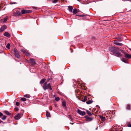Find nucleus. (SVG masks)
I'll return each instance as SVG.
<instances>
[{
	"label": "nucleus",
	"mask_w": 131,
	"mask_h": 131,
	"mask_svg": "<svg viewBox=\"0 0 131 131\" xmlns=\"http://www.w3.org/2000/svg\"><path fill=\"white\" fill-rule=\"evenodd\" d=\"M43 89L45 90L47 89H49L50 90H52V88H51V85L50 83L47 84V82H45L42 86Z\"/></svg>",
	"instance_id": "obj_1"
},
{
	"label": "nucleus",
	"mask_w": 131,
	"mask_h": 131,
	"mask_svg": "<svg viewBox=\"0 0 131 131\" xmlns=\"http://www.w3.org/2000/svg\"><path fill=\"white\" fill-rule=\"evenodd\" d=\"M14 52L15 56L18 58H19L20 57V56L17 50L16 49H14Z\"/></svg>",
	"instance_id": "obj_2"
},
{
	"label": "nucleus",
	"mask_w": 131,
	"mask_h": 131,
	"mask_svg": "<svg viewBox=\"0 0 131 131\" xmlns=\"http://www.w3.org/2000/svg\"><path fill=\"white\" fill-rule=\"evenodd\" d=\"M121 128H118V126H116L113 127L111 131H121Z\"/></svg>",
	"instance_id": "obj_3"
},
{
	"label": "nucleus",
	"mask_w": 131,
	"mask_h": 131,
	"mask_svg": "<svg viewBox=\"0 0 131 131\" xmlns=\"http://www.w3.org/2000/svg\"><path fill=\"white\" fill-rule=\"evenodd\" d=\"M115 112L114 111H112V112H107V115H109L111 116V118L114 117L115 115Z\"/></svg>",
	"instance_id": "obj_4"
},
{
	"label": "nucleus",
	"mask_w": 131,
	"mask_h": 131,
	"mask_svg": "<svg viewBox=\"0 0 131 131\" xmlns=\"http://www.w3.org/2000/svg\"><path fill=\"white\" fill-rule=\"evenodd\" d=\"M115 112L114 111H112V112H107V115H109L111 116V118L114 117L115 115Z\"/></svg>",
	"instance_id": "obj_5"
},
{
	"label": "nucleus",
	"mask_w": 131,
	"mask_h": 131,
	"mask_svg": "<svg viewBox=\"0 0 131 131\" xmlns=\"http://www.w3.org/2000/svg\"><path fill=\"white\" fill-rule=\"evenodd\" d=\"M117 49V48L116 47H110L109 48V50L111 52H112L114 54V53L115 52V50Z\"/></svg>",
	"instance_id": "obj_6"
},
{
	"label": "nucleus",
	"mask_w": 131,
	"mask_h": 131,
	"mask_svg": "<svg viewBox=\"0 0 131 131\" xmlns=\"http://www.w3.org/2000/svg\"><path fill=\"white\" fill-rule=\"evenodd\" d=\"M29 63H31V65L32 66L35 65L36 63L35 60L33 58H30V59Z\"/></svg>",
	"instance_id": "obj_7"
},
{
	"label": "nucleus",
	"mask_w": 131,
	"mask_h": 131,
	"mask_svg": "<svg viewBox=\"0 0 131 131\" xmlns=\"http://www.w3.org/2000/svg\"><path fill=\"white\" fill-rule=\"evenodd\" d=\"M84 117L86 118V120L88 121H91L94 119L93 117H90L88 116H85Z\"/></svg>",
	"instance_id": "obj_8"
},
{
	"label": "nucleus",
	"mask_w": 131,
	"mask_h": 131,
	"mask_svg": "<svg viewBox=\"0 0 131 131\" xmlns=\"http://www.w3.org/2000/svg\"><path fill=\"white\" fill-rule=\"evenodd\" d=\"M77 112L79 114L81 115L82 116L84 115L85 114V112L82 111L79 109L77 110Z\"/></svg>",
	"instance_id": "obj_9"
},
{
	"label": "nucleus",
	"mask_w": 131,
	"mask_h": 131,
	"mask_svg": "<svg viewBox=\"0 0 131 131\" xmlns=\"http://www.w3.org/2000/svg\"><path fill=\"white\" fill-rule=\"evenodd\" d=\"M21 114L18 113L14 117L15 119L16 120L19 119L21 117Z\"/></svg>",
	"instance_id": "obj_10"
},
{
	"label": "nucleus",
	"mask_w": 131,
	"mask_h": 131,
	"mask_svg": "<svg viewBox=\"0 0 131 131\" xmlns=\"http://www.w3.org/2000/svg\"><path fill=\"white\" fill-rule=\"evenodd\" d=\"M21 51L23 52L24 54L28 57L30 56V54L27 51L25 50L22 49L21 50Z\"/></svg>",
	"instance_id": "obj_11"
},
{
	"label": "nucleus",
	"mask_w": 131,
	"mask_h": 131,
	"mask_svg": "<svg viewBox=\"0 0 131 131\" xmlns=\"http://www.w3.org/2000/svg\"><path fill=\"white\" fill-rule=\"evenodd\" d=\"M113 55L118 57H120L122 56L121 54L120 53L118 52H115L114 53Z\"/></svg>",
	"instance_id": "obj_12"
},
{
	"label": "nucleus",
	"mask_w": 131,
	"mask_h": 131,
	"mask_svg": "<svg viewBox=\"0 0 131 131\" xmlns=\"http://www.w3.org/2000/svg\"><path fill=\"white\" fill-rule=\"evenodd\" d=\"M7 27L5 25H4L2 26L0 29V32H2L5 29H6Z\"/></svg>",
	"instance_id": "obj_13"
},
{
	"label": "nucleus",
	"mask_w": 131,
	"mask_h": 131,
	"mask_svg": "<svg viewBox=\"0 0 131 131\" xmlns=\"http://www.w3.org/2000/svg\"><path fill=\"white\" fill-rule=\"evenodd\" d=\"M125 57L126 58L128 59L131 58V55L126 53H124Z\"/></svg>",
	"instance_id": "obj_14"
},
{
	"label": "nucleus",
	"mask_w": 131,
	"mask_h": 131,
	"mask_svg": "<svg viewBox=\"0 0 131 131\" xmlns=\"http://www.w3.org/2000/svg\"><path fill=\"white\" fill-rule=\"evenodd\" d=\"M30 10H21V12L22 14H25L28 13L30 12Z\"/></svg>",
	"instance_id": "obj_15"
},
{
	"label": "nucleus",
	"mask_w": 131,
	"mask_h": 131,
	"mask_svg": "<svg viewBox=\"0 0 131 131\" xmlns=\"http://www.w3.org/2000/svg\"><path fill=\"white\" fill-rule=\"evenodd\" d=\"M114 43L115 45L119 46H122L123 44L122 43L119 42L118 41L115 40L114 41Z\"/></svg>",
	"instance_id": "obj_16"
},
{
	"label": "nucleus",
	"mask_w": 131,
	"mask_h": 131,
	"mask_svg": "<svg viewBox=\"0 0 131 131\" xmlns=\"http://www.w3.org/2000/svg\"><path fill=\"white\" fill-rule=\"evenodd\" d=\"M4 35L8 38H9L10 37V35L7 32H5L3 34Z\"/></svg>",
	"instance_id": "obj_17"
},
{
	"label": "nucleus",
	"mask_w": 131,
	"mask_h": 131,
	"mask_svg": "<svg viewBox=\"0 0 131 131\" xmlns=\"http://www.w3.org/2000/svg\"><path fill=\"white\" fill-rule=\"evenodd\" d=\"M107 112L106 114V117H107V119L109 121H111L109 120V119H111V117L109 115H107Z\"/></svg>",
	"instance_id": "obj_18"
},
{
	"label": "nucleus",
	"mask_w": 131,
	"mask_h": 131,
	"mask_svg": "<svg viewBox=\"0 0 131 131\" xmlns=\"http://www.w3.org/2000/svg\"><path fill=\"white\" fill-rule=\"evenodd\" d=\"M68 10L70 12H72L73 8L72 6H69L68 7Z\"/></svg>",
	"instance_id": "obj_19"
},
{
	"label": "nucleus",
	"mask_w": 131,
	"mask_h": 131,
	"mask_svg": "<svg viewBox=\"0 0 131 131\" xmlns=\"http://www.w3.org/2000/svg\"><path fill=\"white\" fill-rule=\"evenodd\" d=\"M15 14L16 16H19L21 14V13L19 11H17Z\"/></svg>",
	"instance_id": "obj_20"
},
{
	"label": "nucleus",
	"mask_w": 131,
	"mask_h": 131,
	"mask_svg": "<svg viewBox=\"0 0 131 131\" xmlns=\"http://www.w3.org/2000/svg\"><path fill=\"white\" fill-rule=\"evenodd\" d=\"M100 118L102 121H104L105 120V118L103 116H101L100 117Z\"/></svg>",
	"instance_id": "obj_21"
},
{
	"label": "nucleus",
	"mask_w": 131,
	"mask_h": 131,
	"mask_svg": "<svg viewBox=\"0 0 131 131\" xmlns=\"http://www.w3.org/2000/svg\"><path fill=\"white\" fill-rule=\"evenodd\" d=\"M8 19V17H6L4 19H2V22H5Z\"/></svg>",
	"instance_id": "obj_22"
},
{
	"label": "nucleus",
	"mask_w": 131,
	"mask_h": 131,
	"mask_svg": "<svg viewBox=\"0 0 131 131\" xmlns=\"http://www.w3.org/2000/svg\"><path fill=\"white\" fill-rule=\"evenodd\" d=\"M87 100V97L86 96H85L84 97V98L83 99L81 100L82 101H83V102H85Z\"/></svg>",
	"instance_id": "obj_23"
},
{
	"label": "nucleus",
	"mask_w": 131,
	"mask_h": 131,
	"mask_svg": "<svg viewBox=\"0 0 131 131\" xmlns=\"http://www.w3.org/2000/svg\"><path fill=\"white\" fill-rule=\"evenodd\" d=\"M45 79H42L40 82V83L41 84H43L45 82Z\"/></svg>",
	"instance_id": "obj_24"
},
{
	"label": "nucleus",
	"mask_w": 131,
	"mask_h": 131,
	"mask_svg": "<svg viewBox=\"0 0 131 131\" xmlns=\"http://www.w3.org/2000/svg\"><path fill=\"white\" fill-rule=\"evenodd\" d=\"M86 111L87 114L89 116H91L92 115V114H92L91 112L90 111H89L88 110H86Z\"/></svg>",
	"instance_id": "obj_25"
},
{
	"label": "nucleus",
	"mask_w": 131,
	"mask_h": 131,
	"mask_svg": "<svg viewBox=\"0 0 131 131\" xmlns=\"http://www.w3.org/2000/svg\"><path fill=\"white\" fill-rule=\"evenodd\" d=\"M74 14H76L78 13V10H77L76 9H74L73 11H72V12Z\"/></svg>",
	"instance_id": "obj_26"
},
{
	"label": "nucleus",
	"mask_w": 131,
	"mask_h": 131,
	"mask_svg": "<svg viewBox=\"0 0 131 131\" xmlns=\"http://www.w3.org/2000/svg\"><path fill=\"white\" fill-rule=\"evenodd\" d=\"M62 106L63 107H65L66 105V102L65 101H63L62 102Z\"/></svg>",
	"instance_id": "obj_27"
},
{
	"label": "nucleus",
	"mask_w": 131,
	"mask_h": 131,
	"mask_svg": "<svg viewBox=\"0 0 131 131\" xmlns=\"http://www.w3.org/2000/svg\"><path fill=\"white\" fill-rule=\"evenodd\" d=\"M131 106L130 104H128L126 106V108L127 110H130V109Z\"/></svg>",
	"instance_id": "obj_28"
},
{
	"label": "nucleus",
	"mask_w": 131,
	"mask_h": 131,
	"mask_svg": "<svg viewBox=\"0 0 131 131\" xmlns=\"http://www.w3.org/2000/svg\"><path fill=\"white\" fill-rule=\"evenodd\" d=\"M4 112L6 114L8 115H11V113L7 111H5Z\"/></svg>",
	"instance_id": "obj_29"
},
{
	"label": "nucleus",
	"mask_w": 131,
	"mask_h": 131,
	"mask_svg": "<svg viewBox=\"0 0 131 131\" xmlns=\"http://www.w3.org/2000/svg\"><path fill=\"white\" fill-rule=\"evenodd\" d=\"M46 116L47 117H49L50 116V113L48 112H46Z\"/></svg>",
	"instance_id": "obj_30"
},
{
	"label": "nucleus",
	"mask_w": 131,
	"mask_h": 131,
	"mask_svg": "<svg viewBox=\"0 0 131 131\" xmlns=\"http://www.w3.org/2000/svg\"><path fill=\"white\" fill-rule=\"evenodd\" d=\"M24 96V97H27V98H28L30 97V95L29 94H28L25 95Z\"/></svg>",
	"instance_id": "obj_31"
},
{
	"label": "nucleus",
	"mask_w": 131,
	"mask_h": 131,
	"mask_svg": "<svg viewBox=\"0 0 131 131\" xmlns=\"http://www.w3.org/2000/svg\"><path fill=\"white\" fill-rule=\"evenodd\" d=\"M92 102L93 101L91 100H89L88 101L86 102L87 104H88L92 103Z\"/></svg>",
	"instance_id": "obj_32"
},
{
	"label": "nucleus",
	"mask_w": 131,
	"mask_h": 131,
	"mask_svg": "<svg viewBox=\"0 0 131 131\" xmlns=\"http://www.w3.org/2000/svg\"><path fill=\"white\" fill-rule=\"evenodd\" d=\"M10 44L9 43H8L6 46V47L8 49H10Z\"/></svg>",
	"instance_id": "obj_33"
},
{
	"label": "nucleus",
	"mask_w": 131,
	"mask_h": 131,
	"mask_svg": "<svg viewBox=\"0 0 131 131\" xmlns=\"http://www.w3.org/2000/svg\"><path fill=\"white\" fill-rule=\"evenodd\" d=\"M121 60L123 62L125 63H127L126 61V60L124 58H122V59Z\"/></svg>",
	"instance_id": "obj_34"
},
{
	"label": "nucleus",
	"mask_w": 131,
	"mask_h": 131,
	"mask_svg": "<svg viewBox=\"0 0 131 131\" xmlns=\"http://www.w3.org/2000/svg\"><path fill=\"white\" fill-rule=\"evenodd\" d=\"M60 100V98L58 96L56 97H55V100L57 101H59Z\"/></svg>",
	"instance_id": "obj_35"
},
{
	"label": "nucleus",
	"mask_w": 131,
	"mask_h": 131,
	"mask_svg": "<svg viewBox=\"0 0 131 131\" xmlns=\"http://www.w3.org/2000/svg\"><path fill=\"white\" fill-rule=\"evenodd\" d=\"M20 100L22 101H23L24 102L26 101V99L25 98H22Z\"/></svg>",
	"instance_id": "obj_36"
},
{
	"label": "nucleus",
	"mask_w": 131,
	"mask_h": 131,
	"mask_svg": "<svg viewBox=\"0 0 131 131\" xmlns=\"http://www.w3.org/2000/svg\"><path fill=\"white\" fill-rule=\"evenodd\" d=\"M6 118V116L5 115H4L2 117V119L3 120H5Z\"/></svg>",
	"instance_id": "obj_37"
},
{
	"label": "nucleus",
	"mask_w": 131,
	"mask_h": 131,
	"mask_svg": "<svg viewBox=\"0 0 131 131\" xmlns=\"http://www.w3.org/2000/svg\"><path fill=\"white\" fill-rule=\"evenodd\" d=\"M16 104L17 106H18L20 105V103L18 102H17L16 103Z\"/></svg>",
	"instance_id": "obj_38"
},
{
	"label": "nucleus",
	"mask_w": 131,
	"mask_h": 131,
	"mask_svg": "<svg viewBox=\"0 0 131 131\" xmlns=\"http://www.w3.org/2000/svg\"><path fill=\"white\" fill-rule=\"evenodd\" d=\"M127 125L128 127H131V124L130 123H128Z\"/></svg>",
	"instance_id": "obj_39"
},
{
	"label": "nucleus",
	"mask_w": 131,
	"mask_h": 131,
	"mask_svg": "<svg viewBox=\"0 0 131 131\" xmlns=\"http://www.w3.org/2000/svg\"><path fill=\"white\" fill-rule=\"evenodd\" d=\"M58 1V0H54L53 2V3H57Z\"/></svg>",
	"instance_id": "obj_40"
},
{
	"label": "nucleus",
	"mask_w": 131,
	"mask_h": 131,
	"mask_svg": "<svg viewBox=\"0 0 131 131\" xmlns=\"http://www.w3.org/2000/svg\"><path fill=\"white\" fill-rule=\"evenodd\" d=\"M15 109L16 111H18L19 110V109L17 107H16L15 108Z\"/></svg>",
	"instance_id": "obj_41"
},
{
	"label": "nucleus",
	"mask_w": 131,
	"mask_h": 131,
	"mask_svg": "<svg viewBox=\"0 0 131 131\" xmlns=\"http://www.w3.org/2000/svg\"><path fill=\"white\" fill-rule=\"evenodd\" d=\"M17 4V3L15 2H11L10 4Z\"/></svg>",
	"instance_id": "obj_42"
},
{
	"label": "nucleus",
	"mask_w": 131,
	"mask_h": 131,
	"mask_svg": "<svg viewBox=\"0 0 131 131\" xmlns=\"http://www.w3.org/2000/svg\"><path fill=\"white\" fill-rule=\"evenodd\" d=\"M3 114L2 113L0 112V117H1V116H3Z\"/></svg>",
	"instance_id": "obj_43"
},
{
	"label": "nucleus",
	"mask_w": 131,
	"mask_h": 131,
	"mask_svg": "<svg viewBox=\"0 0 131 131\" xmlns=\"http://www.w3.org/2000/svg\"><path fill=\"white\" fill-rule=\"evenodd\" d=\"M76 15L79 17H81V15Z\"/></svg>",
	"instance_id": "obj_44"
},
{
	"label": "nucleus",
	"mask_w": 131,
	"mask_h": 131,
	"mask_svg": "<svg viewBox=\"0 0 131 131\" xmlns=\"http://www.w3.org/2000/svg\"><path fill=\"white\" fill-rule=\"evenodd\" d=\"M85 16V15H83V14L81 15V17H84V16Z\"/></svg>",
	"instance_id": "obj_45"
},
{
	"label": "nucleus",
	"mask_w": 131,
	"mask_h": 131,
	"mask_svg": "<svg viewBox=\"0 0 131 131\" xmlns=\"http://www.w3.org/2000/svg\"><path fill=\"white\" fill-rule=\"evenodd\" d=\"M120 51L122 53L123 52V51L122 50H120Z\"/></svg>",
	"instance_id": "obj_46"
},
{
	"label": "nucleus",
	"mask_w": 131,
	"mask_h": 131,
	"mask_svg": "<svg viewBox=\"0 0 131 131\" xmlns=\"http://www.w3.org/2000/svg\"><path fill=\"white\" fill-rule=\"evenodd\" d=\"M50 80V79H47L48 81H49Z\"/></svg>",
	"instance_id": "obj_47"
},
{
	"label": "nucleus",
	"mask_w": 131,
	"mask_h": 131,
	"mask_svg": "<svg viewBox=\"0 0 131 131\" xmlns=\"http://www.w3.org/2000/svg\"><path fill=\"white\" fill-rule=\"evenodd\" d=\"M69 117H70V115H69Z\"/></svg>",
	"instance_id": "obj_48"
},
{
	"label": "nucleus",
	"mask_w": 131,
	"mask_h": 131,
	"mask_svg": "<svg viewBox=\"0 0 131 131\" xmlns=\"http://www.w3.org/2000/svg\"><path fill=\"white\" fill-rule=\"evenodd\" d=\"M71 124L72 125L73 124V123H71Z\"/></svg>",
	"instance_id": "obj_49"
},
{
	"label": "nucleus",
	"mask_w": 131,
	"mask_h": 131,
	"mask_svg": "<svg viewBox=\"0 0 131 131\" xmlns=\"http://www.w3.org/2000/svg\"><path fill=\"white\" fill-rule=\"evenodd\" d=\"M130 51H131V49H130Z\"/></svg>",
	"instance_id": "obj_50"
}]
</instances>
